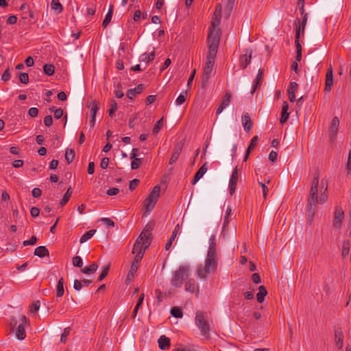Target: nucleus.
<instances>
[{
  "instance_id": "1",
  "label": "nucleus",
  "mask_w": 351,
  "mask_h": 351,
  "mask_svg": "<svg viewBox=\"0 0 351 351\" xmlns=\"http://www.w3.org/2000/svg\"><path fill=\"white\" fill-rule=\"evenodd\" d=\"M319 173L315 171L313 174V179L311 183L309 197L308 199V216L311 217V221L314 216L317 204H324L328 199V185L327 182L322 179L319 182Z\"/></svg>"
},
{
  "instance_id": "2",
  "label": "nucleus",
  "mask_w": 351,
  "mask_h": 351,
  "mask_svg": "<svg viewBox=\"0 0 351 351\" xmlns=\"http://www.w3.org/2000/svg\"><path fill=\"white\" fill-rule=\"evenodd\" d=\"M218 265V259L217 254L216 242H210L209 243L207 256L205 260V265L200 264L197 269V275L202 279H206L207 275L214 273Z\"/></svg>"
},
{
  "instance_id": "3",
  "label": "nucleus",
  "mask_w": 351,
  "mask_h": 351,
  "mask_svg": "<svg viewBox=\"0 0 351 351\" xmlns=\"http://www.w3.org/2000/svg\"><path fill=\"white\" fill-rule=\"evenodd\" d=\"M152 230L146 226L140 235L136 239L133 249L132 254H135L136 261H141L144 256L145 250L150 245L152 240Z\"/></svg>"
},
{
  "instance_id": "4",
  "label": "nucleus",
  "mask_w": 351,
  "mask_h": 351,
  "mask_svg": "<svg viewBox=\"0 0 351 351\" xmlns=\"http://www.w3.org/2000/svg\"><path fill=\"white\" fill-rule=\"evenodd\" d=\"M191 275V266L189 264H183L173 272L171 280V285L173 287H182L184 281L186 280Z\"/></svg>"
},
{
  "instance_id": "5",
  "label": "nucleus",
  "mask_w": 351,
  "mask_h": 351,
  "mask_svg": "<svg viewBox=\"0 0 351 351\" xmlns=\"http://www.w3.org/2000/svg\"><path fill=\"white\" fill-rule=\"evenodd\" d=\"M221 4H218L215 8V12L214 13V16H213L212 22H211L210 32H209L208 36L219 37L220 38V29L218 27V26L220 23V20H221Z\"/></svg>"
},
{
  "instance_id": "6",
  "label": "nucleus",
  "mask_w": 351,
  "mask_h": 351,
  "mask_svg": "<svg viewBox=\"0 0 351 351\" xmlns=\"http://www.w3.org/2000/svg\"><path fill=\"white\" fill-rule=\"evenodd\" d=\"M160 186L156 185L151 191L149 196L145 200V213H149L155 206L159 197H160Z\"/></svg>"
},
{
  "instance_id": "7",
  "label": "nucleus",
  "mask_w": 351,
  "mask_h": 351,
  "mask_svg": "<svg viewBox=\"0 0 351 351\" xmlns=\"http://www.w3.org/2000/svg\"><path fill=\"white\" fill-rule=\"evenodd\" d=\"M220 38L208 36V51L207 54L206 61L215 62V59L217 53Z\"/></svg>"
},
{
  "instance_id": "8",
  "label": "nucleus",
  "mask_w": 351,
  "mask_h": 351,
  "mask_svg": "<svg viewBox=\"0 0 351 351\" xmlns=\"http://www.w3.org/2000/svg\"><path fill=\"white\" fill-rule=\"evenodd\" d=\"M195 324L201 331V334L204 337L209 335V326L202 312H197L195 316Z\"/></svg>"
},
{
  "instance_id": "9",
  "label": "nucleus",
  "mask_w": 351,
  "mask_h": 351,
  "mask_svg": "<svg viewBox=\"0 0 351 351\" xmlns=\"http://www.w3.org/2000/svg\"><path fill=\"white\" fill-rule=\"evenodd\" d=\"M343 219L344 212L342 208L339 206H335L332 219V228L337 230H341Z\"/></svg>"
},
{
  "instance_id": "10",
  "label": "nucleus",
  "mask_w": 351,
  "mask_h": 351,
  "mask_svg": "<svg viewBox=\"0 0 351 351\" xmlns=\"http://www.w3.org/2000/svg\"><path fill=\"white\" fill-rule=\"evenodd\" d=\"M294 25L295 26V43L296 46V61L300 62L302 59V45L299 42L300 35V19H296L294 21Z\"/></svg>"
},
{
  "instance_id": "11",
  "label": "nucleus",
  "mask_w": 351,
  "mask_h": 351,
  "mask_svg": "<svg viewBox=\"0 0 351 351\" xmlns=\"http://www.w3.org/2000/svg\"><path fill=\"white\" fill-rule=\"evenodd\" d=\"M21 323L18 326L16 330V337L19 340H23L26 337L25 326L29 324V319L25 316L21 317Z\"/></svg>"
},
{
  "instance_id": "12",
  "label": "nucleus",
  "mask_w": 351,
  "mask_h": 351,
  "mask_svg": "<svg viewBox=\"0 0 351 351\" xmlns=\"http://www.w3.org/2000/svg\"><path fill=\"white\" fill-rule=\"evenodd\" d=\"M88 107L90 108V119L89 125L90 128H93L95 124V118L97 111L99 110V103L95 100L90 101Z\"/></svg>"
},
{
  "instance_id": "13",
  "label": "nucleus",
  "mask_w": 351,
  "mask_h": 351,
  "mask_svg": "<svg viewBox=\"0 0 351 351\" xmlns=\"http://www.w3.org/2000/svg\"><path fill=\"white\" fill-rule=\"evenodd\" d=\"M214 62L206 61V64L204 67V71L202 75V86H205L208 81L210 76L213 72Z\"/></svg>"
},
{
  "instance_id": "14",
  "label": "nucleus",
  "mask_w": 351,
  "mask_h": 351,
  "mask_svg": "<svg viewBox=\"0 0 351 351\" xmlns=\"http://www.w3.org/2000/svg\"><path fill=\"white\" fill-rule=\"evenodd\" d=\"M339 120L337 117H335L332 119L331 124H330V128H329V132H330L329 136H330V139L332 142H334L336 138V136L337 135V132L339 130Z\"/></svg>"
},
{
  "instance_id": "15",
  "label": "nucleus",
  "mask_w": 351,
  "mask_h": 351,
  "mask_svg": "<svg viewBox=\"0 0 351 351\" xmlns=\"http://www.w3.org/2000/svg\"><path fill=\"white\" fill-rule=\"evenodd\" d=\"M238 168L236 167L232 173L230 179L229 181V191L230 195H233L235 192L237 181H238Z\"/></svg>"
},
{
  "instance_id": "16",
  "label": "nucleus",
  "mask_w": 351,
  "mask_h": 351,
  "mask_svg": "<svg viewBox=\"0 0 351 351\" xmlns=\"http://www.w3.org/2000/svg\"><path fill=\"white\" fill-rule=\"evenodd\" d=\"M231 97H232V95L230 92H227L225 94L219 107L216 110L217 115L220 114L223 111V110L229 106V104L230 103Z\"/></svg>"
},
{
  "instance_id": "17",
  "label": "nucleus",
  "mask_w": 351,
  "mask_h": 351,
  "mask_svg": "<svg viewBox=\"0 0 351 351\" xmlns=\"http://www.w3.org/2000/svg\"><path fill=\"white\" fill-rule=\"evenodd\" d=\"M183 146H184L183 141H180L175 145L174 148H173V152L171 157L169 160L170 165L175 163L178 160V159L180 156V154L182 152Z\"/></svg>"
},
{
  "instance_id": "18",
  "label": "nucleus",
  "mask_w": 351,
  "mask_h": 351,
  "mask_svg": "<svg viewBox=\"0 0 351 351\" xmlns=\"http://www.w3.org/2000/svg\"><path fill=\"white\" fill-rule=\"evenodd\" d=\"M185 291L190 293H194L196 291L197 295L199 293V287L196 283L195 279L187 278L185 282Z\"/></svg>"
},
{
  "instance_id": "19",
  "label": "nucleus",
  "mask_w": 351,
  "mask_h": 351,
  "mask_svg": "<svg viewBox=\"0 0 351 351\" xmlns=\"http://www.w3.org/2000/svg\"><path fill=\"white\" fill-rule=\"evenodd\" d=\"M252 50H246V52L245 54H243L240 58V65L243 69H245L251 62L252 60Z\"/></svg>"
},
{
  "instance_id": "20",
  "label": "nucleus",
  "mask_w": 351,
  "mask_h": 351,
  "mask_svg": "<svg viewBox=\"0 0 351 351\" xmlns=\"http://www.w3.org/2000/svg\"><path fill=\"white\" fill-rule=\"evenodd\" d=\"M333 84V71L332 69L330 66L328 69L326 75V82H325V91L330 92L332 89V86Z\"/></svg>"
},
{
  "instance_id": "21",
  "label": "nucleus",
  "mask_w": 351,
  "mask_h": 351,
  "mask_svg": "<svg viewBox=\"0 0 351 351\" xmlns=\"http://www.w3.org/2000/svg\"><path fill=\"white\" fill-rule=\"evenodd\" d=\"M298 84L295 82H292L290 83L289 87H288V89H287V93H288V95H289V99L290 100L291 102H293L295 100V93L297 92L298 89Z\"/></svg>"
},
{
  "instance_id": "22",
  "label": "nucleus",
  "mask_w": 351,
  "mask_h": 351,
  "mask_svg": "<svg viewBox=\"0 0 351 351\" xmlns=\"http://www.w3.org/2000/svg\"><path fill=\"white\" fill-rule=\"evenodd\" d=\"M335 343L338 349H341L343 346V335L341 328L335 330Z\"/></svg>"
},
{
  "instance_id": "23",
  "label": "nucleus",
  "mask_w": 351,
  "mask_h": 351,
  "mask_svg": "<svg viewBox=\"0 0 351 351\" xmlns=\"http://www.w3.org/2000/svg\"><path fill=\"white\" fill-rule=\"evenodd\" d=\"M208 170V167H207V163L205 162L199 169V170L196 172V173L195 174L194 176V178H193V182H192V184H195L197 183V182H198L202 177L205 174V173Z\"/></svg>"
},
{
  "instance_id": "24",
  "label": "nucleus",
  "mask_w": 351,
  "mask_h": 351,
  "mask_svg": "<svg viewBox=\"0 0 351 351\" xmlns=\"http://www.w3.org/2000/svg\"><path fill=\"white\" fill-rule=\"evenodd\" d=\"M242 124L244 128V130L247 132H249L252 128V121L248 113L244 114L242 117Z\"/></svg>"
},
{
  "instance_id": "25",
  "label": "nucleus",
  "mask_w": 351,
  "mask_h": 351,
  "mask_svg": "<svg viewBox=\"0 0 351 351\" xmlns=\"http://www.w3.org/2000/svg\"><path fill=\"white\" fill-rule=\"evenodd\" d=\"M258 137L257 136H254L250 143V145H248V147L246 150L245 155L244 156V161H246L250 156V152L256 147V146L258 144Z\"/></svg>"
},
{
  "instance_id": "26",
  "label": "nucleus",
  "mask_w": 351,
  "mask_h": 351,
  "mask_svg": "<svg viewBox=\"0 0 351 351\" xmlns=\"http://www.w3.org/2000/svg\"><path fill=\"white\" fill-rule=\"evenodd\" d=\"M289 105L287 101H284L282 107L281 117L280 122L281 124H284L289 117V113L288 112Z\"/></svg>"
},
{
  "instance_id": "27",
  "label": "nucleus",
  "mask_w": 351,
  "mask_h": 351,
  "mask_svg": "<svg viewBox=\"0 0 351 351\" xmlns=\"http://www.w3.org/2000/svg\"><path fill=\"white\" fill-rule=\"evenodd\" d=\"M155 49H154L152 51L149 53H144L140 56L139 61L145 62L147 64H149L152 60H154L155 58Z\"/></svg>"
},
{
  "instance_id": "28",
  "label": "nucleus",
  "mask_w": 351,
  "mask_h": 351,
  "mask_svg": "<svg viewBox=\"0 0 351 351\" xmlns=\"http://www.w3.org/2000/svg\"><path fill=\"white\" fill-rule=\"evenodd\" d=\"M159 348L161 350H167L170 347V339L165 335H162L158 340Z\"/></svg>"
},
{
  "instance_id": "29",
  "label": "nucleus",
  "mask_w": 351,
  "mask_h": 351,
  "mask_svg": "<svg viewBox=\"0 0 351 351\" xmlns=\"http://www.w3.org/2000/svg\"><path fill=\"white\" fill-rule=\"evenodd\" d=\"M143 85L138 84L134 88L129 89L127 92V96L128 98L132 99L137 94L141 93L143 91Z\"/></svg>"
},
{
  "instance_id": "30",
  "label": "nucleus",
  "mask_w": 351,
  "mask_h": 351,
  "mask_svg": "<svg viewBox=\"0 0 351 351\" xmlns=\"http://www.w3.org/2000/svg\"><path fill=\"white\" fill-rule=\"evenodd\" d=\"M179 229H180V225L177 224L172 232V234H171L170 239H169L168 242L165 245V248L166 250H169L170 249L173 241H174V239H176V237L178 234Z\"/></svg>"
},
{
  "instance_id": "31",
  "label": "nucleus",
  "mask_w": 351,
  "mask_h": 351,
  "mask_svg": "<svg viewBox=\"0 0 351 351\" xmlns=\"http://www.w3.org/2000/svg\"><path fill=\"white\" fill-rule=\"evenodd\" d=\"M49 253L45 246H39L34 250V255L43 258L49 256Z\"/></svg>"
},
{
  "instance_id": "32",
  "label": "nucleus",
  "mask_w": 351,
  "mask_h": 351,
  "mask_svg": "<svg viewBox=\"0 0 351 351\" xmlns=\"http://www.w3.org/2000/svg\"><path fill=\"white\" fill-rule=\"evenodd\" d=\"M267 291L266 288L261 285L258 287V292L256 294V299L259 303H262L264 301L265 297L267 295Z\"/></svg>"
},
{
  "instance_id": "33",
  "label": "nucleus",
  "mask_w": 351,
  "mask_h": 351,
  "mask_svg": "<svg viewBox=\"0 0 351 351\" xmlns=\"http://www.w3.org/2000/svg\"><path fill=\"white\" fill-rule=\"evenodd\" d=\"M113 14V5H110L108 9V11L105 16V19L103 21L102 25L104 28H106L108 25L110 23L112 16Z\"/></svg>"
},
{
  "instance_id": "34",
  "label": "nucleus",
  "mask_w": 351,
  "mask_h": 351,
  "mask_svg": "<svg viewBox=\"0 0 351 351\" xmlns=\"http://www.w3.org/2000/svg\"><path fill=\"white\" fill-rule=\"evenodd\" d=\"M350 243L348 240H343L342 243L341 256L346 258L348 256L350 252Z\"/></svg>"
},
{
  "instance_id": "35",
  "label": "nucleus",
  "mask_w": 351,
  "mask_h": 351,
  "mask_svg": "<svg viewBox=\"0 0 351 351\" xmlns=\"http://www.w3.org/2000/svg\"><path fill=\"white\" fill-rule=\"evenodd\" d=\"M64 279L61 277L59 279L56 287V296L58 298L62 297L64 295Z\"/></svg>"
},
{
  "instance_id": "36",
  "label": "nucleus",
  "mask_w": 351,
  "mask_h": 351,
  "mask_svg": "<svg viewBox=\"0 0 351 351\" xmlns=\"http://www.w3.org/2000/svg\"><path fill=\"white\" fill-rule=\"evenodd\" d=\"M141 261H136V258L134 257V261L132 263V265L130 267V269L129 271V273H128V277L129 278L130 276L131 277H134V274L136 272L138 268V264Z\"/></svg>"
},
{
  "instance_id": "37",
  "label": "nucleus",
  "mask_w": 351,
  "mask_h": 351,
  "mask_svg": "<svg viewBox=\"0 0 351 351\" xmlns=\"http://www.w3.org/2000/svg\"><path fill=\"white\" fill-rule=\"evenodd\" d=\"M98 268V265L96 263H92L88 267H84L82 269V272L85 274H94Z\"/></svg>"
},
{
  "instance_id": "38",
  "label": "nucleus",
  "mask_w": 351,
  "mask_h": 351,
  "mask_svg": "<svg viewBox=\"0 0 351 351\" xmlns=\"http://www.w3.org/2000/svg\"><path fill=\"white\" fill-rule=\"evenodd\" d=\"M71 195H72V189H71V187L69 186L60 203L61 206H63L69 202Z\"/></svg>"
},
{
  "instance_id": "39",
  "label": "nucleus",
  "mask_w": 351,
  "mask_h": 351,
  "mask_svg": "<svg viewBox=\"0 0 351 351\" xmlns=\"http://www.w3.org/2000/svg\"><path fill=\"white\" fill-rule=\"evenodd\" d=\"M96 232V230H90L84 233L80 238V243H83L90 239L94 234Z\"/></svg>"
},
{
  "instance_id": "40",
  "label": "nucleus",
  "mask_w": 351,
  "mask_h": 351,
  "mask_svg": "<svg viewBox=\"0 0 351 351\" xmlns=\"http://www.w3.org/2000/svg\"><path fill=\"white\" fill-rule=\"evenodd\" d=\"M263 70L259 69L258 74L256 75V80H255V84L254 85L253 90H252V93H254L256 89L261 85V82L263 77Z\"/></svg>"
},
{
  "instance_id": "41",
  "label": "nucleus",
  "mask_w": 351,
  "mask_h": 351,
  "mask_svg": "<svg viewBox=\"0 0 351 351\" xmlns=\"http://www.w3.org/2000/svg\"><path fill=\"white\" fill-rule=\"evenodd\" d=\"M75 158V152L73 149H68L66 151L65 153V158L66 160V162L70 164L71 162H73V159Z\"/></svg>"
},
{
  "instance_id": "42",
  "label": "nucleus",
  "mask_w": 351,
  "mask_h": 351,
  "mask_svg": "<svg viewBox=\"0 0 351 351\" xmlns=\"http://www.w3.org/2000/svg\"><path fill=\"white\" fill-rule=\"evenodd\" d=\"M170 313L173 317H176V318H181L183 316L182 310L179 307H177V306L173 307L171 309Z\"/></svg>"
},
{
  "instance_id": "43",
  "label": "nucleus",
  "mask_w": 351,
  "mask_h": 351,
  "mask_svg": "<svg viewBox=\"0 0 351 351\" xmlns=\"http://www.w3.org/2000/svg\"><path fill=\"white\" fill-rule=\"evenodd\" d=\"M51 9L60 13L62 10V6L59 0H52L51 3Z\"/></svg>"
},
{
  "instance_id": "44",
  "label": "nucleus",
  "mask_w": 351,
  "mask_h": 351,
  "mask_svg": "<svg viewBox=\"0 0 351 351\" xmlns=\"http://www.w3.org/2000/svg\"><path fill=\"white\" fill-rule=\"evenodd\" d=\"M44 72L47 75H52L54 73V66L50 64H46L43 66Z\"/></svg>"
},
{
  "instance_id": "45",
  "label": "nucleus",
  "mask_w": 351,
  "mask_h": 351,
  "mask_svg": "<svg viewBox=\"0 0 351 351\" xmlns=\"http://www.w3.org/2000/svg\"><path fill=\"white\" fill-rule=\"evenodd\" d=\"M71 329L70 327H66L64 329V330L61 335V337H60V341L62 343H65L67 341V337L71 332Z\"/></svg>"
},
{
  "instance_id": "46",
  "label": "nucleus",
  "mask_w": 351,
  "mask_h": 351,
  "mask_svg": "<svg viewBox=\"0 0 351 351\" xmlns=\"http://www.w3.org/2000/svg\"><path fill=\"white\" fill-rule=\"evenodd\" d=\"M110 108L108 110V114L112 117L117 110V104L114 99H112L110 101Z\"/></svg>"
},
{
  "instance_id": "47",
  "label": "nucleus",
  "mask_w": 351,
  "mask_h": 351,
  "mask_svg": "<svg viewBox=\"0 0 351 351\" xmlns=\"http://www.w3.org/2000/svg\"><path fill=\"white\" fill-rule=\"evenodd\" d=\"M110 264H108L104 267L101 274L98 277L99 281H101L103 279H104L107 276V275L109 272V270H110Z\"/></svg>"
},
{
  "instance_id": "48",
  "label": "nucleus",
  "mask_w": 351,
  "mask_h": 351,
  "mask_svg": "<svg viewBox=\"0 0 351 351\" xmlns=\"http://www.w3.org/2000/svg\"><path fill=\"white\" fill-rule=\"evenodd\" d=\"M186 95H187L186 90L182 92L176 99V104L179 105V106L183 104L184 103V101H186Z\"/></svg>"
},
{
  "instance_id": "49",
  "label": "nucleus",
  "mask_w": 351,
  "mask_h": 351,
  "mask_svg": "<svg viewBox=\"0 0 351 351\" xmlns=\"http://www.w3.org/2000/svg\"><path fill=\"white\" fill-rule=\"evenodd\" d=\"M72 263L73 266L82 267L83 266V261L80 256H75L73 258Z\"/></svg>"
},
{
  "instance_id": "50",
  "label": "nucleus",
  "mask_w": 351,
  "mask_h": 351,
  "mask_svg": "<svg viewBox=\"0 0 351 351\" xmlns=\"http://www.w3.org/2000/svg\"><path fill=\"white\" fill-rule=\"evenodd\" d=\"M162 125H163V119L161 118L154 125V127L152 130L153 133L154 134H157L160 131V130L162 128Z\"/></svg>"
},
{
  "instance_id": "51",
  "label": "nucleus",
  "mask_w": 351,
  "mask_h": 351,
  "mask_svg": "<svg viewBox=\"0 0 351 351\" xmlns=\"http://www.w3.org/2000/svg\"><path fill=\"white\" fill-rule=\"evenodd\" d=\"M308 14L307 13H305L304 15H303V17H302V22L300 21V32H302V33H304V29H305V27L306 25V23H307V21H308Z\"/></svg>"
},
{
  "instance_id": "52",
  "label": "nucleus",
  "mask_w": 351,
  "mask_h": 351,
  "mask_svg": "<svg viewBox=\"0 0 351 351\" xmlns=\"http://www.w3.org/2000/svg\"><path fill=\"white\" fill-rule=\"evenodd\" d=\"M141 162H142V159L141 158H134V159H133V160L132 161V163H131V168H132V169H138L139 167L141 165Z\"/></svg>"
},
{
  "instance_id": "53",
  "label": "nucleus",
  "mask_w": 351,
  "mask_h": 351,
  "mask_svg": "<svg viewBox=\"0 0 351 351\" xmlns=\"http://www.w3.org/2000/svg\"><path fill=\"white\" fill-rule=\"evenodd\" d=\"M19 80L21 83L27 84L29 82V75L27 73H19Z\"/></svg>"
},
{
  "instance_id": "54",
  "label": "nucleus",
  "mask_w": 351,
  "mask_h": 351,
  "mask_svg": "<svg viewBox=\"0 0 351 351\" xmlns=\"http://www.w3.org/2000/svg\"><path fill=\"white\" fill-rule=\"evenodd\" d=\"M40 308V301L34 302L29 308V313H34L37 312Z\"/></svg>"
},
{
  "instance_id": "55",
  "label": "nucleus",
  "mask_w": 351,
  "mask_h": 351,
  "mask_svg": "<svg viewBox=\"0 0 351 351\" xmlns=\"http://www.w3.org/2000/svg\"><path fill=\"white\" fill-rule=\"evenodd\" d=\"M101 221L104 223L108 228H112L114 226V223L109 218H101Z\"/></svg>"
},
{
  "instance_id": "56",
  "label": "nucleus",
  "mask_w": 351,
  "mask_h": 351,
  "mask_svg": "<svg viewBox=\"0 0 351 351\" xmlns=\"http://www.w3.org/2000/svg\"><path fill=\"white\" fill-rule=\"evenodd\" d=\"M37 238L36 236H32L29 240L24 241L23 243V246L33 245L36 243Z\"/></svg>"
},
{
  "instance_id": "57",
  "label": "nucleus",
  "mask_w": 351,
  "mask_h": 351,
  "mask_svg": "<svg viewBox=\"0 0 351 351\" xmlns=\"http://www.w3.org/2000/svg\"><path fill=\"white\" fill-rule=\"evenodd\" d=\"M258 184L259 186L262 188L263 189V197L265 199H266L267 197V193L269 191V189H268V186L263 182H258Z\"/></svg>"
},
{
  "instance_id": "58",
  "label": "nucleus",
  "mask_w": 351,
  "mask_h": 351,
  "mask_svg": "<svg viewBox=\"0 0 351 351\" xmlns=\"http://www.w3.org/2000/svg\"><path fill=\"white\" fill-rule=\"evenodd\" d=\"M53 123L52 117L51 115H47L44 118V124L47 127H49Z\"/></svg>"
},
{
  "instance_id": "59",
  "label": "nucleus",
  "mask_w": 351,
  "mask_h": 351,
  "mask_svg": "<svg viewBox=\"0 0 351 351\" xmlns=\"http://www.w3.org/2000/svg\"><path fill=\"white\" fill-rule=\"evenodd\" d=\"M28 114L32 117H36L38 114V110L35 107H32L29 109Z\"/></svg>"
},
{
  "instance_id": "60",
  "label": "nucleus",
  "mask_w": 351,
  "mask_h": 351,
  "mask_svg": "<svg viewBox=\"0 0 351 351\" xmlns=\"http://www.w3.org/2000/svg\"><path fill=\"white\" fill-rule=\"evenodd\" d=\"M139 180L138 179H134L130 182L129 189L130 191H133L138 185Z\"/></svg>"
},
{
  "instance_id": "61",
  "label": "nucleus",
  "mask_w": 351,
  "mask_h": 351,
  "mask_svg": "<svg viewBox=\"0 0 351 351\" xmlns=\"http://www.w3.org/2000/svg\"><path fill=\"white\" fill-rule=\"evenodd\" d=\"M10 77H11V75H10V73L9 71V69H6L2 76H1V80H3L4 82H7L10 79Z\"/></svg>"
},
{
  "instance_id": "62",
  "label": "nucleus",
  "mask_w": 351,
  "mask_h": 351,
  "mask_svg": "<svg viewBox=\"0 0 351 351\" xmlns=\"http://www.w3.org/2000/svg\"><path fill=\"white\" fill-rule=\"evenodd\" d=\"M32 193L33 197H34L36 198L40 197L42 195V191L39 188L33 189Z\"/></svg>"
},
{
  "instance_id": "63",
  "label": "nucleus",
  "mask_w": 351,
  "mask_h": 351,
  "mask_svg": "<svg viewBox=\"0 0 351 351\" xmlns=\"http://www.w3.org/2000/svg\"><path fill=\"white\" fill-rule=\"evenodd\" d=\"M82 282L81 280H74V285H73V287L74 289L76 290V291H80L82 289Z\"/></svg>"
},
{
  "instance_id": "64",
  "label": "nucleus",
  "mask_w": 351,
  "mask_h": 351,
  "mask_svg": "<svg viewBox=\"0 0 351 351\" xmlns=\"http://www.w3.org/2000/svg\"><path fill=\"white\" fill-rule=\"evenodd\" d=\"M346 169L348 173H351V149L349 152L348 162L346 165Z\"/></svg>"
}]
</instances>
